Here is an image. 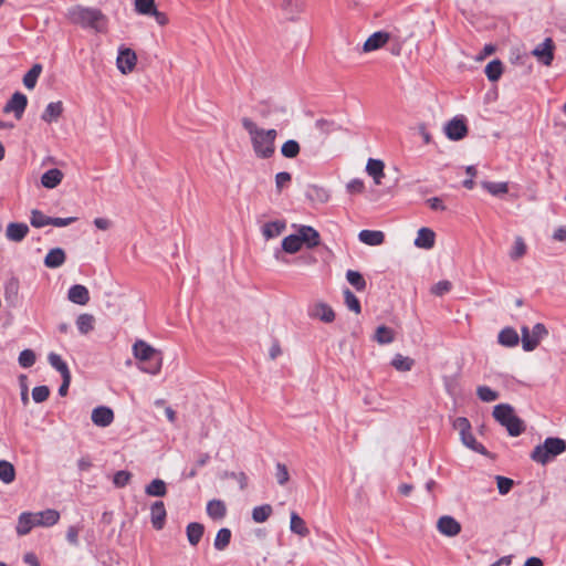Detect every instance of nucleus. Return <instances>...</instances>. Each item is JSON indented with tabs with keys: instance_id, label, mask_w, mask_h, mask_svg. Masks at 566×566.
Returning <instances> with one entry per match:
<instances>
[{
	"instance_id": "20e7f679",
	"label": "nucleus",
	"mask_w": 566,
	"mask_h": 566,
	"mask_svg": "<svg viewBox=\"0 0 566 566\" xmlns=\"http://www.w3.org/2000/svg\"><path fill=\"white\" fill-rule=\"evenodd\" d=\"M566 451V441L558 437H548L542 444L534 448L531 459L539 464L545 465L557 455Z\"/></svg>"
},
{
	"instance_id": "0eeeda50",
	"label": "nucleus",
	"mask_w": 566,
	"mask_h": 566,
	"mask_svg": "<svg viewBox=\"0 0 566 566\" xmlns=\"http://www.w3.org/2000/svg\"><path fill=\"white\" fill-rule=\"evenodd\" d=\"M444 133L450 140L458 142L468 135L467 120L463 116H455L444 126Z\"/></svg>"
},
{
	"instance_id": "9b49d317",
	"label": "nucleus",
	"mask_w": 566,
	"mask_h": 566,
	"mask_svg": "<svg viewBox=\"0 0 566 566\" xmlns=\"http://www.w3.org/2000/svg\"><path fill=\"white\" fill-rule=\"evenodd\" d=\"M20 281L15 276L8 279L3 286V294L10 306H17L20 303Z\"/></svg>"
},
{
	"instance_id": "2eb2a0df",
	"label": "nucleus",
	"mask_w": 566,
	"mask_h": 566,
	"mask_svg": "<svg viewBox=\"0 0 566 566\" xmlns=\"http://www.w3.org/2000/svg\"><path fill=\"white\" fill-rule=\"evenodd\" d=\"M308 315L318 318L324 323H332L335 319L334 310L324 302L316 303L308 312Z\"/></svg>"
},
{
	"instance_id": "e2e57ef3",
	"label": "nucleus",
	"mask_w": 566,
	"mask_h": 566,
	"mask_svg": "<svg viewBox=\"0 0 566 566\" xmlns=\"http://www.w3.org/2000/svg\"><path fill=\"white\" fill-rule=\"evenodd\" d=\"M292 180V175L287 171H281L275 175V188L279 193L282 192L283 188L286 187Z\"/></svg>"
},
{
	"instance_id": "774afa93",
	"label": "nucleus",
	"mask_w": 566,
	"mask_h": 566,
	"mask_svg": "<svg viewBox=\"0 0 566 566\" xmlns=\"http://www.w3.org/2000/svg\"><path fill=\"white\" fill-rule=\"evenodd\" d=\"M77 220L75 217H69V218H60V217H51L50 226L54 227H67L72 223H74Z\"/></svg>"
},
{
	"instance_id": "c9c22d12",
	"label": "nucleus",
	"mask_w": 566,
	"mask_h": 566,
	"mask_svg": "<svg viewBox=\"0 0 566 566\" xmlns=\"http://www.w3.org/2000/svg\"><path fill=\"white\" fill-rule=\"evenodd\" d=\"M460 437H461L462 443L465 447H468L469 449H471L472 451H474L479 454H482V455L489 454V451L486 450V448L482 443L476 441V439L472 434L471 430L465 432L464 434H461Z\"/></svg>"
},
{
	"instance_id": "3c124183",
	"label": "nucleus",
	"mask_w": 566,
	"mask_h": 566,
	"mask_svg": "<svg viewBox=\"0 0 566 566\" xmlns=\"http://www.w3.org/2000/svg\"><path fill=\"white\" fill-rule=\"evenodd\" d=\"M344 301L348 310L353 311L356 314L361 312V305L356 295L349 290H344Z\"/></svg>"
},
{
	"instance_id": "39448f33",
	"label": "nucleus",
	"mask_w": 566,
	"mask_h": 566,
	"mask_svg": "<svg viewBox=\"0 0 566 566\" xmlns=\"http://www.w3.org/2000/svg\"><path fill=\"white\" fill-rule=\"evenodd\" d=\"M522 348L525 352H533L541 340L548 335V329L543 323H536L532 329L524 325L521 327Z\"/></svg>"
},
{
	"instance_id": "c756f323",
	"label": "nucleus",
	"mask_w": 566,
	"mask_h": 566,
	"mask_svg": "<svg viewBox=\"0 0 566 566\" xmlns=\"http://www.w3.org/2000/svg\"><path fill=\"white\" fill-rule=\"evenodd\" d=\"M205 533V526L198 522H191L186 527V534L188 542L191 546H197L201 541L202 535Z\"/></svg>"
},
{
	"instance_id": "7ed1b4c3",
	"label": "nucleus",
	"mask_w": 566,
	"mask_h": 566,
	"mask_svg": "<svg viewBox=\"0 0 566 566\" xmlns=\"http://www.w3.org/2000/svg\"><path fill=\"white\" fill-rule=\"evenodd\" d=\"M492 416L502 427L506 429L511 437H518L526 429L524 420L516 416L513 406L510 403L496 405L493 408Z\"/></svg>"
},
{
	"instance_id": "0e129e2a",
	"label": "nucleus",
	"mask_w": 566,
	"mask_h": 566,
	"mask_svg": "<svg viewBox=\"0 0 566 566\" xmlns=\"http://www.w3.org/2000/svg\"><path fill=\"white\" fill-rule=\"evenodd\" d=\"M132 474L128 471H117L113 476V483L116 488H124L130 480Z\"/></svg>"
},
{
	"instance_id": "338daca9",
	"label": "nucleus",
	"mask_w": 566,
	"mask_h": 566,
	"mask_svg": "<svg viewBox=\"0 0 566 566\" xmlns=\"http://www.w3.org/2000/svg\"><path fill=\"white\" fill-rule=\"evenodd\" d=\"M453 428L459 430L460 436L471 430V423L465 417H458L453 421Z\"/></svg>"
},
{
	"instance_id": "c03bdc74",
	"label": "nucleus",
	"mask_w": 566,
	"mask_h": 566,
	"mask_svg": "<svg viewBox=\"0 0 566 566\" xmlns=\"http://www.w3.org/2000/svg\"><path fill=\"white\" fill-rule=\"evenodd\" d=\"M415 365V360L410 357L396 354L391 360V366L398 371H409Z\"/></svg>"
},
{
	"instance_id": "412c9836",
	"label": "nucleus",
	"mask_w": 566,
	"mask_h": 566,
	"mask_svg": "<svg viewBox=\"0 0 566 566\" xmlns=\"http://www.w3.org/2000/svg\"><path fill=\"white\" fill-rule=\"evenodd\" d=\"M133 352L134 356L142 363L151 361L157 356V352L144 340H137L133 346Z\"/></svg>"
},
{
	"instance_id": "f704fd0d",
	"label": "nucleus",
	"mask_w": 566,
	"mask_h": 566,
	"mask_svg": "<svg viewBox=\"0 0 566 566\" xmlns=\"http://www.w3.org/2000/svg\"><path fill=\"white\" fill-rule=\"evenodd\" d=\"M48 360L49 364L60 373L62 378L71 377V371L66 361H64L59 354L50 353L48 356Z\"/></svg>"
},
{
	"instance_id": "393cba45",
	"label": "nucleus",
	"mask_w": 566,
	"mask_h": 566,
	"mask_svg": "<svg viewBox=\"0 0 566 566\" xmlns=\"http://www.w3.org/2000/svg\"><path fill=\"white\" fill-rule=\"evenodd\" d=\"M520 336L513 327H504L497 335V342L504 347H515L520 343Z\"/></svg>"
},
{
	"instance_id": "de8ad7c7",
	"label": "nucleus",
	"mask_w": 566,
	"mask_h": 566,
	"mask_svg": "<svg viewBox=\"0 0 566 566\" xmlns=\"http://www.w3.org/2000/svg\"><path fill=\"white\" fill-rule=\"evenodd\" d=\"M272 512H273V510L270 504H263L260 506H255L252 510V520L255 523H263L271 516Z\"/></svg>"
},
{
	"instance_id": "dca6fc26",
	"label": "nucleus",
	"mask_w": 566,
	"mask_h": 566,
	"mask_svg": "<svg viewBox=\"0 0 566 566\" xmlns=\"http://www.w3.org/2000/svg\"><path fill=\"white\" fill-rule=\"evenodd\" d=\"M29 233V227L24 222H10L7 227L6 237L9 241L21 242Z\"/></svg>"
},
{
	"instance_id": "864d4df0",
	"label": "nucleus",
	"mask_w": 566,
	"mask_h": 566,
	"mask_svg": "<svg viewBox=\"0 0 566 566\" xmlns=\"http://www.w3.org/2000/svg\"><path fill=\"white\" fill-rule=\"evenodd\" d=\"M136 11L140 14L150 15L155 12V0H135Z\"/></svg>"
},
{
	"instance_id": "1a4fd4ad",
	"label": "nucleus",
	"mask_w": 566,
	"mask_h": 566,
	"mask_svg": "<svg viewBox=\"0 0 566 566\" xmlns=\"http://www.w3.org/2000/svg\"><path fill=\"white\" fill-rule=\"evenodd\" d=\"M137 62L136 53L129 48H120L116 60L117 69L123 74L130 73Z\"/></svg>"
},
{
	"instance_id": "bf43d9fd",
	"label": "nucleus",
	"mask_w": 566,
	"mask_h": 566,
	"mask_svg": "<svg viewBox=\"0 0 566 566\" xmlns=\"http://www.w3.org/2000/svg\"><path fill=\"white\" fill-rule=\"evenodd\" d=\"M497 490L501 495H506L513 488L514 481L503 475L495 476Z\"/></svg>"
},
{
	"instance_id": "c85d7f7f",
	"label": "nucleus",
	"mask_w": 566,
	"mask_h": 566,
	"mask_svg": "<svg viewBox=\"0 0 566 566\" xmlns=\"http://www.w3.org/2000/svg\"><path fill=\"white\" fill-rule=\"evenodd\" d=\"M63 179V174L57 168L46 170L41 177V184L44 188L53 189L57 187Z\"/></svg>"
},
{
	"instance_id": "8fccbe9b",
	"label": "nucleus",
	"mask_w": 566,
	"mask_h": 566,
	"mask_svg": "<svg viewBox=\"0 0 566 566\" xmlns=\"http://www.w3.org/2000/svg\"><path fill=\"white\" fill-rule=\"evenodd\" d=\"M51 217L45 216L42 211L33 209L31 211L30 223L34 228L50 226Z\"/></svg>"
},
{
	"instance_id": "f3484780",
	"label": "nucleus",
	"mask_w": 566,
	"mask_h": 566,
	"mask_svg": "<svg viewBox=\"0 0 566 566\" xmlns=\"http://www.w3.org/2000/svg\"><path fill=\"white\" fill-rule=\"evenodd\" d=\"M38 526L35 522V515L31 512H22L18 517L15 526L17 534L24 536L31 532L33 527Z\"/></svg>"
},
{
	"instance_id": "4c0bfd02",
	"label": "nucleus",
	"mask_w": 566,
	"mask_h": 566,
	"mask_svg": "<svg viewBox=\"0 0 566 566\" xmlns=\"http://www.w3.org/2000/svg\"><path fill=\"white\" fill-rule=\"evenodd\" d=\"M302 249V243L297 233L290 234L282 240V250L286 253L294 254Z\"/></svg>"
},
{
	"instance_id": "f03ea898",
	"label": "nucleus",
	"mask_w": 566,
	"mask_h": 566,
	"mask_svg": "<svg viewBox=\"0 0 566 566\" xmlns=\"http://www.w3.org/2000/svg\"><path fill=\"white\" fill-rule=\"evenodd\" d=\"M67 18L74 24L84 29H93L103 32L106 29L107 19L99 9L74 6L69 9Z\"/></svg>"
},
{
	"instance_id": "a878e982",
	"label": "nucleus",
	"mask_w": 566,
	"mask_h": 566,
	"mask_svg": "<svg viewBox=\"0 0 566 566\" xmlns=\"http://www.w3.org/2000/svg\"><path fill=\"white\" fill-rule=\"evenodd\" d=\"M358 239L360 242H363L367 245L376 247V245H380L381 243H384L385 233L379 230L365 229L358 233Z\"/></svg>"
},
{
	"instance_id": "4d7b16f0",
	"label": "nucleus",
	"mask_w": 566,
	"mask_h": 566,
	"mask_svg": "<svg viewBox=\"0 0 566 566\" xmlns=\"http://www.w3.org/2000/svg\"><path fill=\"white\" fill-rule=\"evenodd\" d=\"M50 396V388L45 385L36 386L32 389V399L36 403L44 402Z\"/></svg>"
},
{
	"instance_id": "4468645a",
	"label": "nucleus",
	"mask_w": 566,
	"mask_h": 566,
	"mask_svg": "<svg viewBox=\"0 0 566 566\" xmlns=\"http://www.w3.org/2000/svg\"><path fill=\"white\" fill-rule=\"evenodd\" d=\"M91 419L95 426L108 427L114 421V412L109 407L98 406L93 409Z\"/></svg>"
},
{
	"instance_id": "79ce46f5",
	"label": "nucleus",
	"mask_w": 566,
	"mask_h": 566,
	"mask_svg": "<svg viewBox=\"0 0 566 566\" xmlns=\"http://www.w3.org/2000/svg\"><path fill=\"white\" fill-rule=\"evenodd\" d=\"M95 318L91 314H81L76 318V326L81 334L86 335L94 329Z\"/></svg>"
},
{
	"instance_id": "bb28decb",
	"label": "nucleus",
	"mask_w": 566,
	"mask_h": 566,
	"mask_svg": "<svg viewBox=\"0 0 566 566\" xmlns=\"http://www.w3.org/2000/svg\"><path fill=\"white\" fill-rule=\"evenodd\" d=\"M286 229L285 220L270 221L263 224L261 231L266 240L279 237Z\"/></svg>"
},
{
	"instance_id": "b1692460",
	"label": "nucleus",
	"mask_w": 566,
	"mask_h": 566,
	"mask_svg": "<svg viewBox=\"0 0 566 566\" xmlns=\"http://www.w3.org/2000/svg\"><path fill=\"white\" fill-rule=\"evenodd\" d=\"M38 526L50 527L55 525L60 520V513L53 509L34 513Z\"/></svg>"
},
{
	"instance_id": "a211bd4d",
	"label": "nucleus",
	"mask_w": 566,
	"mask_h": 566,
	"mask_svg": "<svg viewBox=\"0 0 566 566\" xmlns=\"http://www.w3.org/2000/svg\"><path fill=\"white\" fill-rule=\"evenodd\" d=\"M67 298L77 305H86L90 302V292L82 284H74L69 289Z\"/></svg>"
},
{
	"instance_id": "6ab92c4d",
	"label": "nucleus",
	"mask_w": 566,
	"mask_h": 566,
	"mask_svg": "<svg viewBox=\"0 0 566 566\" xmlns=\"http://www.w3.org/2000/svg\"><path fill=\"white\" fill-rule=\"evenodd\" d=\"M436 242V233L430 228H420L415 239V245L420 249H432Z\"/></svg>"
},
{
	"instance_id": "69168bd1",
	"label": "nucleus",
	"mask_w": 566,
	"mask_h": 566,
	"mask_svg": "<svg viewBox=\"0 0 566 566\" xmlns=\"http://www.w3.org/2000/svg\"><path fill=\"white\" fill-rule=\"evenodd\" d=\"M451 287H452V284H451L450 281L442 280V281H439L438 283H436L432 286L431 293L437 295V296H442L446 293L450 292Z\"/></svg>"
},
{
	"instance_id": "f8f14e48",
	"label": "nucleus",
	"mask_w": 566,
	"mask_h": 566,
	"mask_svg": "<svg viewBox=\"0 0 566 566\" xmlns=\"http://www.w3.org/2000/svg\"><path fill=\"white\" fill-rule=\"evenodd\" d=\"M438 531L449 537L457 536L461 532V524L450 515H443L438 520Z\"/></svg>"
},
{
	"instance_id": "09e8293b",
	"label": "nucleus",
	"mask_w": 566,
	"mask_h": 566,
	"mask_svg": "<svg viewBox=\"0 0 566 566\" xmlns=\"http://www.w3.org/2000/svg\"><path fill=\"white\" fill-rule=\"evenodd\" d=\"M395 335L394 331L390 327H387L385 325H380L377 327L375 333V340L379 344H390L394 342Z\"/></svg>"
},
{
	"instance_id": "5701e85b",
	"label": "nucleus",
	"mask_w": 566,
	"mask_h": 566,
	"mask_svg": "<svg viewBox=\"0 0 566 566\" xmlns=\"http://www.w3.org/2000/svg\"><path fill=\"white\" fill-rule=\"evenodd\" d=\"M66 254L62 248L51 249L44 258V265L49 269H57L64 264Z\"/></svg>"
},
{
	"instance_id": "6e6552de",
	"label": "nucleus",
	"mask_w": 566,
	"mask_h": 566,
	"mask_svg": "<svg viewBox=\"0 0 566 566\" xmlns=\"http://www.w3.org/2000/svg\"><path fill=\"white\" fill-rule=\"evenodd\" d=\"M28 106V97L21 92H15L12 94L10 99L7 102V104L3 107L4 113L13 112L14 117L17 119H21L24 111Z\"/></svg>"
},
{
	"instance_id": "e433bc0d",
	"label": "nucleus",
	"mask_w": 566,
	"mask_h": 566,
	"mask_svg": "<svg viewBox=\"0 0 566 566\" xmlns=\"http://www.w3.org/2000/svg\"><path fill=\"white\" fill-rule=\"evenodd\" d=\"M15 480V468L8 460H0V481L10 484Z\"/></svg>"
},
{
	"instance_id": "37998d69",
	"label": "nucleus",
	"mask_w": 566,
	"mask_h": 566,
	"mask_svg": "<svg viewBox=\"0 0 566 566\" xmlns=\"http://www.w3.org/2000/svg\"><path fill=\"white\" fill-rule=\"evenodd\" d=\"M232 533L229 528L222 527L218 531L213 546L217 551H224L231 541Z\"/></svg>"
},
{
	"instance_id": "680f3d73",
	"label": "nucleus",
	"mask_w": 566,
	"mask_h": 566,
	"mask_svg": "<svg viewBox=\"0 0 566 566\" xmlns=\"http://www.w3.org/2000/svg\"><path fill=\"white\" fill-rule=\"evenodd\" d=\"M275 469H276V472H275L276 482L280 485H285L290 480V473H289L287 467L284 463L277 462Z\"/></svg>"
},
{
	"instance_id": "5fc2aeb1",
	"label": "nucleus",
	"mask_w": 566,
	"mask_h": 566,
	"mask_svg": "<svg viewBox=\"0 0 566 566\" xmlns=\"http://www.w3.org/2000/svg\"><path fill=\"white\" fill-rule=\"evenodd\" d=\"M35 354L32 349H23L18 358L19 365L23 368H30L35 363Z\"/></svg>"
},
{
	"instance_id": "9d476101",
	"label": "nucleus",
	"mask_w": 566,
	"mask_h": 566,
	"mask_svg": "<svg viewBox=\"0 0 566 566\" xmlns=\"http://www.w3.org/2000/svg\"><path fill=\"white\" fill-rule=\"evenodd\" d=\"M297 234L302 245H305L307 249H314L321 244L318 231L311 226H300Z\"/></svg>"
},
{
	"instance_id": "4be33fe9",
	"label": "nucleus",
	"mask_w": 566,
	"mask_h": 566,
	"mask_svg": "<svg viewBox=\"0 0 566 566\" xmlns=\"http://www.w3.org/2000/svg\"><path fill=\"white\" fill-rule=\"evenodd\" d=\"M64 107L61 101L51 102L46 105L45 109L41 114V119L48 124L57 122L63 114Z\"/></svg>"
},
{
	"instance_id": "473e14b6",
	"label": "nucleus",
	"mask_w": 566,
	"mask_h": 566,
	"mask_svg": "<svg viewBox=\"0 0 566 566\" xmlns=\"http://www.w3.org/2000/svg\"><path fill=\"white\" fill-rule=\"evenodd\" d=\"M484 73L490 82H497L503 73V63L499 59L490 61L484 70Z\"/></svg>"
},
{
	"instance_id": "72a5a7b5",
	"label": "nucleus",
	"mask_w": 566,
	"mask_h": 566,
	"mask_svg": "<svg viewBox=\"0 0 566 566\" xmlns=\"http://www.w3.org/2000/svg\"><path fill=\"white\" fill-rule=\"evenodd\" d=\"M145 493L148 496L163 497L167 494V484L161 479H154L145 486Z\"/></svg>"
},
{
	"instance_id": "f257e3e1",
	"label": "nucleus",
	"mask_w": 566,
	"mask_h": 566,
	"mask_svg": "<svg viewBox=\"0 0 566 566\" xmlns=\"http://www.w3.org/2000/svg\"><path fill=\"white\" fill-rule=\"evenodd\" d=\"M243 128L248 132L255 156L260 159L271 158L275 153L277 132L274 128L264 129L249 117L241 119Z\"/></svg>"
},
{
	"instance_id": "6e6d98bb",
	"label": "nucleus",
	"mask_w": 566,
	"mask_h": 566,
	"mask_svg": "<svg viewBox=\"0 0 566 566\" xmlns=\"http://www.w3.org/2000/svg\"><path fill=\"white\" fill-rule=\"evenodd\" d=\"M526 253V244L521 237H517L514 241V245L510 252L512 260H518Z\"/></svg>"
},
{
	"instance_id": "ea45409f",
	"label": "nucleus",
	"mask_w": 566,
	"mask_h": 566,
	"mask_svg": "<svg viewBox=\"0 0 566 566\" xmlns=\"http://www.w3.org/2000/svg\"><path fill=\"white\" fill-rule=\"evenodd\" d=\"M346 279L348 283L357 291L363 292L366 290V280L364 279L363 274L355 270H348L346 272Z\"/></svg>"
},
{
	"instance_id": "a19ab883",
	"label": "nucleus",
	"mask_w": 566,
	"mask_h": 566,
	"mask_svg": "<svg viewBox=\"0 0 566 566\" xmlns=\"http://www.w3.org/2000/svg\"><path fill=\"white\" fill-rule=\"evenodd\" d=\"M42 72L41 64H34L23 76V85L28 90H33L36 85L38 78Z\"/></svg>"
},
{
	"instance_id": "58836bf2",
	"label": "nucleus",
	"mask_w": 566,
	"mask_h": 566,
	"mask_svg": "<svg viewBox=\"0 0 566 566\" xmlns=\"http://www.w3.org/2000/svg\"><path fill=\"white\" fill-rule=\"evenodd\" d=\"M290 530L300 536H306L310 533L304 520L296 512L291 513Z\"/></svg>"
},
{
	"instance_id": "49530a36",
	"label": "nucleus",
	"mask_w": 566,
	"mask_h": 566,
	"mask_svg": "<svg viewBox=\"0 0 566 566\" xmlns=\"http://www.w3.org/2000/svg\"><path fill=\"white\" fill-rule=\"evenodd\" d=\"M300 151H301V146H300L298 142H296L295 139L286 140L281 147L282 156L285 158H289V159L296 158L298 156Z\"/></svg>"
},
{
	"instance_id": "cd10ccee",
	"label": "nucleus",
	"mask_w": 566,
	"mask_h": 566,
	"mask_svg": "<svg viewBox=\"0 0 566 566\" xmlns=\"http://www.w3.org/2000/svg\"><path fill=\"white\" fill-rule=\"evenodd\" d=\"M385 165L380 159L369 158L366 165L367 174L373 177L376 185H381V178L384 174Z\"/></svg>"
},
{
	"instance_id": "052dcab7",
	"label": "nucleus",
	"mask_w": 566,
	"mask_h": 566,
	"mask_svg": "<svg viewBox=\"0 0 566 566\" xmlns=\"http://www.w3.org/2000/svg\"><path fill=\"white\" fill-rule=\"evenodd\" d=\"M161 368V359L160 357L155 356V358L151 359V361H144L143 366H140V369L145 373L156 375L160 371Z\"/></svg>"
},
{
	"instance_id": "aec40b11",
	"label": "nucleus",
	"mask_w": 566,
	"mask_h": 566,
	"mask_svg": "<svg viewBox=\"0 0 566 566\" xmlns=\"http://www.w3.org/2000/svg\"><path fill=\"white\" fill-rule=\"evenodd\" d=\"M389 40V33L385 31H377L373 33L368 39L365 41L363 45L364 52H371L380 49L384 46Z\"/></svg>"
},
{
	"instance_id": "13d9d810",
	"label": "nucleus",
	"mask_w": 566,
	"mask_h": 566,
	"mask_svg": "<svg viewBox=\"0 0 566 566\" xmlns=\"http://www.w3.org/2000/svg\"><path fill=\"white\" fill-rule=\"evenodd\" d=\"M315 126L323 134H329L339 129V126L334 120H328L325 118L317 119L315 122Z\"/></svg>"
},
{
	"instance_id": "7c9ffc66",
	"label": "nucleus",
	"mask_w": 566,
	"mask_h": 566,
	"mask_svg": "<svg viewBox=\"0 0 566 566\" xmlns=\"http://www.w3.org/2000/svg\"><path fill=\"white\" fill-rule=\"evenodd\" d=\"M305 196L308 200L321 203L327 202L329 199L328 191L316 185H310L305 191Z\"/></svg>"
},
{
	"instance_id": "ddd939ff",
	"label": "nucleus",
	"mask_w": 566,
	"mask_h": 566,
	"mask_svg": "<svg viewBox=\"0 0 566 566\" xmlns=\"http://www.w3.org/2000/svg\"><path fill=\"white\" fill-rule=\"evenodd\" d=\"M167 517V511L163 501H156L150 506V521L153 527L157 531L164 528Z\"/></svg>"
},
{
	"instance_id": "603ef678",
	"label": "nucleus",
	"mask_w": 566,
	"mask_h": 566,
	"mask_svg": "<svg viewBox=\"0 0 566 566\" xmlns=\"http://www.w3.org/2000/svg\"><path fill=\"white\" fill-rule=\"evenodd\" d=\"M476 396L484 402H492L499 398V392L488 386H479L476 388Z\"/></svg>"
},
{
	"instance_id": "2f4dec72",
	"label": "nucleus",
	"mask_w": 566,
	"mask_h": 566,
	"mask_svg": "<svg viewBox=\"0 0 566 566\" xmlns=\"http://www.w3.org/2000/svg\"><path fill=\"white\" fill-rule=\"evenodd\" d=\"M207 514L212 520H221L227 514V506L221 500H211L207 504Z\"/></svg>"
},
{
	"instance_id": "423d86ee",
	"label": "nucleus",
	"mask_w": 566,
	"mask_h": 566,
	"mask_svg": "<svg viewBox=\"0 0 566 566\" xmlns=\"http://www.w3.org/2000/svg\"><path fill=\"white\" fill-rule=\"evenodd\" d=\"M556 45L552 38H546L538 43L531 52L538 63L551 66L555 56Z\"/></svg>"
},
{
	"instance_id": "a18cd8bd",
	"label": "nucleus",
	"mask_w": 566,
	"mask_h": 566,
	"mask_svg": "<svg viewBox=\"0 0 566 566\" xmlns=\"http://www.w3.org/2000/svg\"><path fill=\"white\" fill-rule=\"evenodd\" d=\"M481 186L492 196H502L509 191L507 182L482 181Z\"/></svg>"
}]
</instances>
